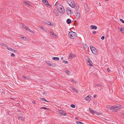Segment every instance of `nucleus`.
I'll return each mask as SVG.
<instances>
[{
  "label": "nucleus",
  "instance_id": "1",
  "mask_svg": "<svg viewBox=\"0 0 124 124\" xmlns=\"http://www.w3.org/2000/svg\"><path fill=\"white\" fill-rule=\"evenodd\" d=\"M57 10L59 13L61 14H63L64 13L65 11L62 5L59 4L57 6Z\"/></svg>",
  "mask_w": 124,
  "mask_h": 124
},
{
  "label": "nucleus",
  "instance_id": "2",
  "mask_svg": "<svg viewBox=\"0 0 124 124\" xmlns=\"http://www.w3.org/2000/svg\"><path fill=\"white\" fill-rule=\"evenodd\" d=\"M68 36L71 39H73L75 38L77 36V34L75 32L73 31L69 32L68 34Z\"/></svg>",
  "mask_w": 124,
  "mask_h": 124
},
{
  "label": "nucleus",
  "instance_id": "3",
  "mask_svg": "<svg viewBox=\"0 0 124 124\" xmlns=\"http://www.w3.org/2000/svg\"><path fill=\"white\" fill-rule=\"evenodd\" d=\"M90 48L92 52L94 54H96L97 53V51L96 49L93 46H90Z\"/></svg>",
  "mask_w": 124,
  "mask_h": 124
},
{
  "label": "nucleus",
  "instance_id": "4",
  "mask_svg": "<svg viewBox=\"0 0 124 124\" xmlns=\"http://www.w3.org/2000/svg\"><path fill=\"white\" fill-rule=\"evenodd\" d=\"M69 5L72 8H75L76 6L74 1L73 0H72L71 1Z\"/></svg>",
  "mask_w": 124,
  "mask_h": 124
},
{
  "label": "nucleus",
  "instance_id": "5",
  "mask_svg": "<svg viewBox=\"0 0 124 124\" xmlns=\"http://www.w3.org/2000/svg\"><path fill=\"white\" fill-rule=\"evenodd\" d=\"M58 114L61 115H66V113L64 112V110H60L58 112Z\"/></svg>",
  "mask_w": 124,
  "mask_h": 124
},
{
  "label": "nucleus",
  "instance_id": "6",
  "mask_svg": "<svg viewBox=\"0 0 124 124\" xmlns=\"http://www.w3.org/2000/svg\"><path fill=\"white\" fill-rule=\"evenodd\" d=\"M66 11L68 15H70L71 14V9L69 8H67L66 9Z\"/></svg>",
  "mask_w": 124,
  "mask_h": 124
},
{
  "label": "nucleus",
  "instance_id": "7",
  "mask_svg": "<svg viewBox=\"0 0 124 124\" xmlns=\"http://www.w3.org/2000/svg\"><path fill=\"white\" fill-rule=\"evenodd\" d=\"M84 8L85 10L87 11H89V8L88 7L86 3H85L84 5Z\"/></svg>",
  "mask_w": 124,
  "mask_h": 124
},
{
  "label": "nucleus",
  "instance_id": "8",
  "mask_svg": "<svg viewBox=\"0 0 124 124\" xmlns=\"http://www.w3.org/2000/svg\"><path fill=\"white\" fill-rule=\"evenodd\" d=\"M87 60L88 62V64L90 66H93V65L91 64L92 63V62L90 60V59L89 58H88Z\"/></svg>",
  "mask_w": 124,
  "mask_h": 124
},
{
  "label": "nucleus",
  "instance_id": "9",
  "mask_svg": "<svg viewBox=\"0 0 124 124\" xmlns=\"http://www.w3.org/2000/svg\"><path fill=\"white\" fill-rule=\"evenodd\" d=\"M122 106L121 105L117 106L116 107L114 106V110H117L119 109L122 108Z\"/></svg>",
  "mask_w": 124,
  "mask_h": 124
},
{
  "label": "nucleus",
  "instance_id": "10",
  "mask_svg": "<svg viewBox=\"0 0 124 124\" xmlns=\"http://www.w3.org/2000/svg\"><path fill=\"white\" fill-rule=\"evenodd\" d=\"M106 107L107 108H109L110 109L114 110V106H113L107 105Z\"/></svg>",
  "mask_w": 124,
  "mask_h": 124
},
{
  "label": "nucleus",
  "instance_id": "11",
  "mask_svg": "<svg viewBox=\"0 0 124 124\" xmlns=\"http://www.w3.org/2000/svg\"><path fill=\"white\" fill-rule=\"evenodd\" d=\"M42 0L43 2L45 5H50L49 4L47 0Z\"/></svg>",
  "mask_w": 124,
  "mask_h": 124
},
{
  "label": "nucleus",
  "instance_id": "12",
  "mask_svg": "<svg viewBox=\"0 0 124 124\" xmlns=\"http://www.w3.org/2000/svg\"><path fill=\"white\" fill-rule=\"evenodd\" d=\"M90 27L92 29L96 30L97 28V27L94 25H91L90 26Z\"/></svg>",
  "mask_w": 124,
  "mask_h": 124
},
{
  "label": "nucleus",
  "instance_id": "13",
  "mask_svg": "<svg viewBox=\"0 0 124 124\" xmlns=\"http://www.w3.org/2000/svg\"><path fill=\"white\" fill-rule=\"evenodd\" d=\"M75 55L72 54L70 53V54L69 56V58L71 59L75 56Z\"/></svg>",
  "mask_w": 124,
  "mask_h": 124
},
{
  "label": "nucleus",
  "instance_id": "14",
  "mask_svg": "<svg viewBox=\"0 0 124 124\" xmlns=\"http://www.w3.org/2000/svg\"><path fill=\"white\" fill-rule=\"evenodd\" d=\"M76 17L77 19H78L80 16V14L79 12H77L76 14Z\"/></svg>",
  "mask_w": 124,
  "mask_h": 124
},
{
  "label": "nucleus",
  "instance_id": "15",
  "mask_svg": "<svg viewBox=\"0 0 124 124\" xmlns=\"http://www.w3.org/2000/svg\"><path fill=\"white\" fill-rule=\"evenodd\" d=\"M50 34L53 36L54 37H56V35L52 31L50 32Z\"/></svg>",
  "mask_w": 124,
  "mask_h": 124
},
{
  "label": "nucleus",
  "instance_id": "16",
  "mask_svg": "<svg viewBox=\"0 0 124 124\" xmlns=\"http://www.w3.org/2000/svg\"><path fill=\"white\" fill-rule=\"evenodd\" d=\"M71 88L72 89V90L74 91V92H78V91L75 88L73 87H71Z\"/></svg>",
  "mask_w": 124,
  "mask_h": 124
},
{
  "label": "nucleus",
  "instance_id": "17",
  "mask_svg": "<svg viewBox=\"0 0 124 124\" xmlns=\"http://www.w3.org/2000/svg\"><path fill=\"white\" fill-rule=\"evenodd\" d=\"M67 23L68 24H69L71 23V20L70 19H67L66 21Z\"/></svg>",
  "mask_w": 124,
  "mask_h": 124
},
{
  "label": "nucleus",
  "instance_id": "18",
  "mask_svg": "<svg viewBox=\"0 0 124 124\" xmlns=\"http://www.w3.org/2000/svg\"><path fill=\"white\" fill-rule=\"evenodd\" d=\"M18 117L19 119L23 121L24 119V117L21 116H18Z\"/></svg>",
  "mask_w": 124,
  "mask_h": 124
},
{
  "label": "nucleus",
  "instance_id": "19",
  "mask_svg": "<svg viewBox=\"0 0 124 124\" xmlns=\"http://www.w3.org/2000/svg\"><path fill=\"white\" fill-rule=\"evenodd\" d=\"M52 59L53 60L55 61H58L59 60V58L58 57H54Z\"/></svg>",
  "mask_w": 124,
  "mask_h": 124
},
{
  "label": "nucleus",
  "instance_id": "20",
  "mask_svg": "<svg viewBox=\"0 0 124 124\" xmlns=\"http://www.w3.org/2000/svg\"><path fill=\"white\" fill-rule=\"evenodd\" d=\"M0 44L1 45H2L3 46L6 47L7 46V45H6L4 43H3L2 42H0Z\"/></svg>",
  "mask_w": 124,
  "mask_h": 124
},
{
  "label": "nucleus",
  "instance_id": "21",
  "mask_svg": "<svg viewBox=\"0 0 124 124\" xmlns=\"http://www.w3.org/2000/svg\"><path fill=\"white\" fill-rule=\"evenodd\" d=\"M47 64H48L49 66H53L52 65L53 64H51L50 63V62L49 61H48L47 62H46Z\"/></svg>",
  "mask_w": 124,
  "mask_h": 124
},
{
  "label": "nucleus",
  "instance_id": "22",
  "mask_svg": "<svg viewBox=\"0 0 124 124\" xmlns=\"http://www.w3.org/2000/svg\"><path fill=\"white\" fill-rule=\"evenodd\" d=\"M65 72L68 75H69L70 74V72L68 70H66L65 71Z\"/></svg>",
  "mask_w": 124,
  "mask_h": 124
},
{
  "label": "nucleus",
  "instance_id": "23",
  "mask_svg": "<svg viewBox=\"0 0 124 124\" xmlns=\"http://www.w3.org/2000/svg\"><path fill=\"white\" fill-rule=\"evenodd\" d=\"M45 23L48 25H51V23L47 21Z\"/></svg>",
  "mask_w": 124,
  "mask_h": 124
},
{
  "label": "nucleus",
  "instance_id": "24",
  "mask_svg": "<svg viewBox=\"0 0 124 124\" xmlns=\"http://www.w3.org/2000/svg\"><path fill=\"white\" fill-rule=\"evenodd\" d=\"M24 28L27 31H29V29H30L27 26H26L25 25H24Z\"/></svg>",
  "mask_w": 124,
  "mask_h": 124
},
{
  "label": "nucleus",
  "instance_id": "25",
  "mask_svg": "<svg viewBox=\"0 0 124 124\" xmlns=\"http://www.w3.org/2000/svg\"><path fill=\"white\" fill-rule=\"evenodd\" d=\"M89 110L90 111V112H91L93 114L94 113V110H93L91 108H89Z\"/></svg>",
  "mask_w": 124,
  "mask_h": 124
},
{
  "label": "nucleus",
  "instance_id": "26",
  "mask_svg": "<svg viewBox=\"0 0 124 124\" xmlns=\"http://www.w3.org/2000/svg\"><path fill=\"white\" fill-rule=\"evenodd\" d=\"M85 99L87 101H88L89 100H90V98L88 96L86 97H85Z\"/></svg>",
  "mask_w": 124,
  "mask_h": 124
},
{
  "label": "nucleus",
  "instance_id": "27",
  "mask_svg": "<svg viewBox=\"0 0 124 124\" xmlns=\"http://www.w3.org/2000/svg\"><path fill=\"white\" fill-rule=\"evenodd\" d=\"M6 47H7V49L8 50H10V51H12V48H10L9 47H8V46H7Z\"/></svg>",
  "mask_w": 124,
  "mask_h": 124
},
{
  "label": "nucleus",
  "instance_id": "28",
  "mask_svg": "<svg viewBox=\"0 0 124 124\" xmlns=\"http://www.w3.org/2000/svg\"><path fill=\"white\" fill-rule=\"evenodd\" d=\"M25 3L29 6L30 5V3L28 1H26L25 2Z\"/></svg>",
  "mask_w": 124,
  "mask_h": 124
},
{
  "label": "nucleus",
  "instance_id": "29",
  "mask_svg": "<svg viewBox=\"0 0 124 124\" xmlns=\"http://www.w3.org/2000/svg\"><path fill=\"white\" fill-rule=\"evenodd\" d=\"M40 28L42 29V30H43V31H45V30H46V29H45V28H44L42 26H41L40 27Z\"/></svg>",
  "mask_w": 124,
  "mask_h": 124
},
{
  "label": "nucleus",
  "instance_id": "30",
  "mask_svg": "<svg viewBox=\"0 0 124 124\" xmlns=\"http://www.w3.org/2000/svg\"><path fill=\"white\" fill-rule=\"evenodd\" d=\"M76 123L77 124H84L83 123L79 121L77 122Z\"/></svg>",
  "mask_w": 124,
  "mask_h": 124
},
{
  "label": "nucleus",
  "instance_id": "31",
  "mask_svg": "<svg viewBox=\"0 0 124 124\" xmlns=\"http://www.w3.org/2000/svg\"><path fill=\"white\" fill-rule=\"evenodd\" d=\"M70 106L73 108H74L75 107V105L73 104H71L70 105Z\"/></svg>",
  "mask_w": 124,
  "mask_h": 124
},
{
  "label": "nucleus",
  "instance_id": "32",
  "mask_svg": "<svg viewBox=\"0 0 124 124\" xmlns=\"http://www.w3.org/2000/svg\"><path fill=\"white\" fill-rule=\"evenodd\" d=\"M41 109H47V110H49V109L45 107H42L41 108Z\"/></svg>",
  "mask_w": 124,
  "mask_h": 124
},
{
  "label": "nucleus",
  "instance_id": "33",
  "mask_svg": "<svg viewBox=\"0 0 124 124\" xmlns=\"http://www.w3.org/2000/svg\"><path fill=\"white\" fill-rule=\"evenodd\" d=\"M54 13L56 16H58V13L56 11L55 12H54Z\"/></svg>",
  "mask_w": 124,
  "mask_h": 124
},
{
  "label": "nucleus",
  "instance_id": "34",
  "mask_svg": "<svg viewBox=\"0 0 124 124\" xmlns=\"http://www.w3.org/2000/svg\"><path fill=\"white\" fill-rule=\"evenodd\" d=\"M30 32H31L32 33H34V32L33 31L31 30L30 29H29V31Z\"/></svg>",
  "mask_w": 124,
  "mask_h": 124
},
{
  "label": "nucleus",
  "instance_id": "35",
  "mask_svg": "<svg viewBox=\"0 0 124 124\" xmlns=\"http://www.w3.org/2000/svg\"><path fill=\"white\" fill-rule=\"evenodd\" d=\"M20 26L21 27L24 28V25H23V24H21L20 25Z\"/></svg>",
  "mask_w": 124,
  "mask_h": 124
},
{
  "label": "nucleus",
  "instance_id": "36",
  "mask_svg": "<svg viewBox=\"0 0 124 124\" xmlns=\"http://www.w3.org/2000/svg\"><path fill=\"white\" fill-rule=\"evenodd\" d=\"M72 81L73 82L75 83H76L77 84L78 83V82L75 80H72Z\"/></svg>",
  "mask_w": 124,
  "mask_h": 124
},
{
  "label": "nucleus",
  "instance_id": "37",
  "mask_svg": "<svg viewBox=\"0 0 124 124\" xmlns=\"http://www.w3.org/2000/svg\"><path fill=\"white\" fill-rule=\"evenodd\" d=\"M120 31H124V29L122 28H121L120 29Z\"/></svg>",
  "mask_w": 124,
  "mask_h": 124
},
{
  "label": "nucleus",
  "instance_id": "38",
  "mask_svg": "<svg viewBox=\"0 0 124 124\" xmlns=\"http://www.w3.org/2000/svg\"><path fill=\"white\" fill-rule=\"evenodd\" d=\"M12 52H17L16 50H15L14 49H12Z\"/></svg>",
  "mask_w": 124,
  "mask_h": 124
},
{
  "label": "nucleus",
  "instance_id": "39",
  "mask_svg": "<svg viewBox=\"0 0 124 124\" xmlns=\"http://www.w3.org/2000/svg\"><path fill=\"white\" fill-rule=\"evenodd\" d=\"M120 20L123 23H124V21L123 19H120Z\"/></svg>",
  "mask_w": 124,
  "mask_h": 124
},
{
  "label": "nucleus",
  "instance_id": "40",
  "mask_svg": "<svg viewBox=\"0 0 124 124\" xmlns=\"http://www.w3.org/2000/svg\"><path fill=\"white\" fill-rule=\"evenodd\" d=\"M15 55L13 53H12L11 55V57H15Z\"/></svg>",
  "mask_w": 124,
  "mask_h": 124
},
{
  "label": "nucleus",
  "instance_id": "41",
  "mask_svg": "<svg viewBox=\"0 0 124 124\" xmlns=\"http://www.w3.org/2000/svg\"><path fill=\"white\" fill-rule=\"evenodd\" d=\"M105 37L104 36H102L101 37V39H104Z\"/></svg>",
  "mask_w": 124,
  "mask_h": 124
},
{
  "label": "nucleus",
  "instance_id": "42",
  "mask_svg": "<svg viewBox=\"0 0 124 124\" xmlns=\"http://www.w3.org/2000/svg\"><path fill=\"white\" fill-rule=\"evenodd\" d=\"M63 62L65 63H67L68 62L67 61H63Z\"/></svg>",
  "mask_w": 124,
  "mask_h": 124
},
{
  "label": "nucleus",
  "instance_id": "43",
  "mask_svg": "<svg viewBox=\"0 0 124 124\" xmlns=\"http://www.w3.org/2000/svg\"><path fill=\"white\" fill-rule=\"evenodd\" d=\"M93 34H95L96 33V31H94L93 32Z\"/></svg>",
  "mask_w": 124,
  "mask_h": 124
},
{
  "label": "nucleus",
  "instance_id": "44",
  "mask_svg": "<svg viewBox=\"0 0 124 124\" xmlns=\"http://www.w3.org/2000/svg\"><path fill=\"white\" fill-rule=\"evenodd\" d=\"M40 99L42 101H44V98H40Z\"/></svg>",
  "mask_w": 124,
  "mask_h": 124
},
{
  "label": "nucleus",
  "instance_id": "45",
  "mask_svg": "<svg viewBox=\"0 0 124 124\" xmlns=\"http://www.w3.org/2000/svg\"><path fill=\"white\" fill-rule=\"evenodd\" d=\"M96 85L97 86H101V85L100 84H96Z\"/></svg>",
  "mask_w": 124,
  "mask_h": 124
},
{
  "label": "nucleus",
  "instance_id": "46",
  "mask_svg": "<svg viewBox=\"0 0 124 124\" xmlns=\"http://www.w3.org/2000/svg\"><path fill=\"white\" fill-rule=\"evenodd\" d=\"M22 38L23 39H24V40H25V39H26V37H22Z\"/></svg>",
  "mask_w": 124,
  "mask_h": 124
},
{
  "label": "nucleus",
  "instance_id": "47",
  "mask_svg": "<svg viewBox=\"0 0 124 124\" xmlns=\"http://www.w3.org/2000/svg\"><path fill=\"white\" fill-rule=\"evenodd\" d=\"M44 101H46V102H49L48 101H46L45 99H44Z\"/></svg>",
  "mask_w": 124,
  "mask_h": 124
},
{
  "label": "nucleus",
  "instance_id": "48",
  "mask_svg": "<svg viewBox=\"0 0 124 124\" xmlns=\"http://www.w3.org/2000/svg\"><path fill=\"white\" fill-rule=\"evenodd\" d=\"M121 115L124 116V113H121Z\"/></svg>",
  "mask_w": 124,
  "mask_h": 124
},
{
  "label": "nucleus",
  "instance_id": "49",
  "mask_svg": "<svg viewBox=\"0 0 124 124\" xmlns=\"http://www.w3.org/2000/svg\"><path fill=\"white\" fill-rule=\"evenodd\" d=\"M110 69L109 68H108L107 69V71L108 72H109L110 71Z\"/></svg>",
  "mask_w": 124,
  "mask_h": 124
},
{
  "label": "nucleus",
  "instance_id": "50",
  "mask_svg": "<svg viewBox=\"0 0 124 124\" xmlns=\"http://www.w3.org/2000/svg\"><path fill=\"white\" fill-rule=\"evenodd\" d=\"M22 77L23 78H24L25 79L26 78V77L25 76H23Z\"/></svg>",
  "mask_w": 124,
  "mask_h": 124
},
{
  "label": "nucleus",
  "instance_id": "51",
  "mask_svg": "<svg viewBox=\"0 0 124 124\" xmlns=\"http://www.w3.org/2000/svg\"><path fill=\"white\" fill-rule=\"evenodd\" d=\"M101 114V113H97V115H100V114Z\"/></svg>",
  "mask_w": 124,
  "mask_h": 124
},
{
  "label": "nucleus",
  "instance_id": "52",
  "mask_svg": "<svg viewBox=\"0 0 124 124\" xmlns=\"http://www.w3.org/2000/svg\"><path fill=\"white\" fill-rule=\"evenodd\" d=\"M88 96H89V97L90 98L91 97V95L90 94H89Z\"/></svg>",
  "mask_w": 124,
  "mask_h": 124
},
{
  "label": "nucleus",
  "instance_id": "53",
  "mask_svg": "<svg viewBox=\"0 0 124 124\" xmlns=\"http://www.w3.org/2000/svg\"><path fill=\"white\" fill-rule=\"evenodd\" d=\"M32 103H33L35 104V101H33Z\"/></svg>",
  "mask_w": 124,
  "mask_h": 124
},
{
  "label": "nucleus",
  "instance_id": "54",
  "mask_svg": "<svg viewBox=\"0 0 124 124\" xmlns=\"http://www.w3.org/2000/svg\"><path fill=\"white\" fill-rule=\"evenodd\" d=\"M75 119H78V118L77 117H76L75 118Z\"/></svg>",
  "mask_w": 124,
  "mask_h": 124
},
{
  "label": "nucleus",
  "instance_id": "55",
  "mask_svg": "<svg viewBox=\"0 0 124 124\" xmlns=\"http://www.w3.org/2000/svg\"><path fill=\"white\" fill-rule=\"evenodd\" d=\"M63 57H62V58H61V60H63Z\"/></svg>",
  "mask_w": 124,
  "mask_h": 124
},
{
  "label": "nucleus",
  "instance_id": "56",
  "mask_svg": "<svg viewBox=\"0 0 124 124\" xmlns=\"http://www.w3.org/2000/svg\"><path fill=\"white\" fill-rule=\"evenodd\" d=\"M96 95H94V98H95V97H96Z\"/></svg>",
  "mask_w": 124,
  "mask_h": 124
},
{
  "label": "nucleus",
  "instance_id": "57",
  "mask_svg": "<svg viewBox=\"0 0 124 124\" xmlns=\"http://www.w3.org/2000/svg\"><path fill=\"white\" fill-rule=\"evenodd\" d=\"M85 47H87V46H86V45H85Z\"/></svg>",
  "mask_w": 124,
  "mask_h": 124
},
{
  "label": "nucleus",
  "instance_id": "58",
  "mask_svg": "<svg viewBox=\"0 0 124 124\" xmlns=\"http://www.w3.org/2000/svg\"><path fill=\"white\" fill-rule=\"evenodd\" d=\"M104 0L106 1H107L108 0Z\"/></svg>",
  "mask_w": 124,
  "mask_h": 124
},
{
  "label": "nucleus",
  "instance_id": "59",
  "mask_svg": "<svg viewBox=\"0 0 124 124\" xmlns=\"http://www.w3.org/2000/svg\"><path fill=\"white\" fill-rule=\"evenodd\" d=\"M11 99H13V100H15V99L14 98H11Z\"/></svg>",
  "mask_w": 124,
  "mask_h": 124
},
{
  "label": "nucleus",
  "instance_id": "60",
  "mask_svg": "<svg viewBox=\"0 0 124 124\" xmlns=\"http://www.w3.org/2000/svg\"><path fill=\"white\" fill-rule=\"evenodd\" d=\"M57 1L56 2V4H55V5L56 4V3H57Z\"/></svg>",
  "mask_w": 124,
  "mask_h": 124
},
{
  "label": "nucleus",
  "instance_id": "61",
  "mask_svg": "<svg viewBox=\"0 0 124 124\" xmlns=\"http://www.w3.org/2000/svg\"><path fill=\"white\" fill-rule=\"evenodd\" d=\"M57 1L56 2V4H55V5L56 4V3H57Z\"/></svg>",
  "mask_w": 124,
  "mask_h": 124
},
{
  "label": "nucleus",
  "instance_id": "62",
  "mask_svg": "<svg viewBox=\"0 0 124 124\" xmlns=\"http://www.w3.org/2000/svg\"><path fill=\"white\" fill-rule=\"evenodd\" d=\"M123 61L124 62V60H123Z\"/></svg>",
  "mask_w": 124,
  "mask_h": 124
},
{
  "label": "nucleus",
  "instance_id": "63",
  "mask_svg": "<svg viewBox=\"0 0 124 124\" xmlns=\"http://www.w3.org/2000/svg\"><path fill=\"white\" fill-rule=\"evenodd\" d=\"M44 94H45V93H43Z\"/></svg>",
  "mask_w": 124,
  "mask_h": 124
}]
</instances>
